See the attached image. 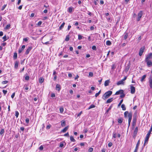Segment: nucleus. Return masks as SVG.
Here are the masks:
<instances>
[{"label": "nucleus", "mask_w": 152, "mask_h": 152, "mask_svg": "<svg viewBox=\"0 0 152 152\" xmlns=\"http://www.w3.org/2000/svg\"><path fill=\"white\" fill-rule=\"evenodd\" d=\"M112 93V92L111 91H108L104 94L102 98L104 99H106L108 98Z\"/></svg>", "instance_id": "f257e3e1"}, {"label": "nucleus", "mask_w": 152, "mask_h": 152, "mask_svg": "<svg viewBox=\"0 0 152 152\" xmlns=\"http://www.w3.org/2000/svg\"><path fill=\"white\" fill-rule=\"evenodd\" d=\"M152 131H151L150 130H149V131L148 133L146 135V137L145 139V140L144 141V145L145 146V144L148 142V139L149 138L150 135L151 133V132Z\"/></svg>", "instance_id": "f03ea898"}, {"label": "nucleus", "mask_w": 152, "mask_h": 152, "mask_svg": "<svg viewBox=\"0 0 152 152\" xmlns=\"http://www.w3.org/2000/svg\"><path fill=\"white\" fill-rule=\"evenodd\" d=\"M132 113H130L129 114H128V127L130 125V123L132 119Z\"/></svg>", "instance_id": "7ed1b4c3"}, {"label": "nucleus", "mask_w": 152, "mask_h": 152, "mask_svg": "<svg viewBox=\"0 0 152 152\" xmlns=\"http://www.w3.org/2000/svg\"><path fill=\"white\" fill-rule=\"evenodd\" d=\"M142 11H140L138 14V17L137 18V21H140L141 18L142 17Z\"/></svg>", "instance_id": "20e7f679"}, {"label": "nucleus", "mask_w": 152, "mask_h": 152, "mask_svg": "<svg viewBox=\"0 0 152 152\" xmlns=\"http://www.w3.org/2000/svg\"><path fill=\"white\" fill-rule=\"evenodd\" d=\"M152 58V53H150L146 56L145 60H149V59Z\"/></svg>", "instance_id": "39448f33"}, {"label": "nucleus", "mask_w": 152, "mask_h": 152, "mask_svg": "<svg viewBox=\"0 0 152 152\" xmlns=\"http://www.w3.org/2000/svg\"><path fill=\"white\" fill-rule=\"evenodd\" d=\"M131 93L132 94H134L135 91V87L133 86L132 85L130 86Z\"/></svg>", "instance_id": "423d86ee"}, {"label": "nucleus", "mask_w": 152, "mask_h": 152, "mask_svg": "<svg viewBox=\"0 0 152 152\" xmlns=\"http://www.w3.org/2000/svg\"><path fill=\"white\" fill-rule=\"evenodd\" d=\"M145 50V48L143 47L140 48L139 52V55L141 56Z\"/></svg>", "instance_id": "0eeeda50"}, {"label": "nucleus", "mask_w": 152, "mask_h": 152, "mask_svg": "<svg viewBox=\"0 0 152 152\" xmlns=\"http://www.w3.org/2000/svg\"><path fill=\"white\" fill-rule=\"evenodd\" d=\"M145 61L148 67H150L152 66V62L150 60H145Z\"/></svg>", "instance_id": "6e6552de"}, {"label": "nucleus", "mask_w": 152, "mask_h": 152, "mask_svg": "<svg viewBox=\"0 0 152 152\" xmlns=\"http://www.w3.org/2000/svg\"><path fill=\"white\" fill-rule=\"evenodd\" d=\"M32 49V47H29L26 51L25 53V54L26 55L28 54L30 52V51Z\"/></svg>", "instance_id": "1a4fd4ad"}, {"label": "nucleus", "mask_w": 152, "mask_h": 152, "mask_svg": "<svg viewBox=\"0 0 152 152\" xmlns=\"http://www.w3.org/2000/svg\"><path fill=\"white\" fill-rule=\"evenodd\" d=\"M25 48V45H23L22 46L21 48H20L18 50V53H21L22 52L24 48Z\"/></svg>", "instance_id": "9d476101"}, {"label": "nucleus", "mask_w": 152, "mask_h": 152, "mask_svg": "<svg viewBox=\"0 0 152 152\" xmlns=\"http://www.w3.org/2000/svg\"><path fill=\"white\" fill-rule=\"evenodd\" d=\"M110 83V80H106L105 81L104 85L105 86H107L109 85V84Z\"/></svg>", "instance_id": "9b49d317"}, {"label": "nucleus", "mask_w": 152, "mask_h": 152, "mask_svg": "<svg viewBox=\"0 0 152 152\" xmlns=\"http://www.w3.org/2000/svg\"><path fill=\"white\" fill-rule=\"evenodd\" d=\"M56 89L58 91H60L61 88L60 86L59 85L57 84L56 85Z\"/></svg>", "instance_id": "f8f14e48"}, {"label": "nucleus", "mask_w": 152, "mask_h": 152, "mask_svg": "<svg viewBox=\"0 0 152 152\" xmlns=\"http://www.w3.org/2000/svg\"><path fill=\"white\" fill-rule=\"evenodd\" d=\"M69 128V126H67L64 128L63 130L61 131V132H65Z\"/></svg>", "instance_id": "ddd939ff"}, {"label": "nucleus", "mask_w": 152, "mask_h": 152, "mask_svg": "<svg viewBox=\"0 0 152 152\" xmlns=\"http://www.w3.org/2000/svg\"><path fill=\"white\" fill-rule=\"evenodd\" d=\"M124 81L121 80L119 81H118L117 82V84L118 85H120L121 84H124Z\"/></svg>", "instance_id": "4468645a"}, {"label": "nucleus", "mask_w": 152, "mask_h": 152, "mask_svg": "<svg viewBox=\"0 0 152 152\" xmlns=\"http://www.w3.org/2000/svg\"><path fill=\"white\" fill-rule=\"evenodd\" d=\"M123 90H120L118 91H117L115 93V95H118L120 94H121V93H123Z\"/></svg>", "instance_id": "2eb2a0df"}, {"label": "nucleus", "mask_w": 152, "mask_h": 152, "mask_svg": "<svg viewBox=\"0 0 152 152\" xmlns=\"http://www.w3.org/2000/svg\"><path fill=\"white\" fill-rule=\"evenodd\" d=\"M149 86L151 88H152V79L151 78L149 80Z\"/></svg>", "instance_id": "dca6fc26"}, {"label": "nucleus", "mask_w": 152, "mask_h": 152, "mask_svg": "<svg viewBox=\"0 0 152 152\" xmlns=\"http://www.w3.org/2000/svg\"><path fill=\"white\" fill-rule=\"evenodd\" d=\"M113 100V98H111L108 99L106 102V103L107 104L110 103Z\"/></svg>", "instance_id": "f3484780"}, {"label": "nucleus", "mask_w": 152, "mask_h": 152, "mask_svg": "<svg viewBox=\"0 0 152 152\" xmlns=\"http://www.w3.org/2000/svg\"><path fill=\"white\" fill-rule=\"evenodd\" d=\"M61 126L62 127L66 125L65 121H64L62 120L61 121Z\"/></svg>", "instance_id": "a211bd4d"}, {"label": "nucleus", "mask_w": 152, "mask_h": 152, "mask_svg": "<svg viewBox=\"0 0 152 152\" xmlns=\"http://www.w3.org/2000/svg\"><path fill=\"white\" fill-rule=\"evenodd\" d=\"M65 24V23L64 22H63L59 27V30H61L64 27Z\"/></svg>", "instance_id": "6ab92c4d"}, {"label": "nucleus", "mask_w": 152, "mask_h": 152, "mask_svg": "<svg viewBox=\"0 0 152 152\" xmlns=\"http://www.w3.org/2000/svg\"><path fill=\"white\" fill-rule=\"evenodd\" d=\"M123 121V119L122 118H120L118 119V122L119 124H121Z\"/></svg>", "instance_id": "aec40b11"}, {"label": "nucleus", "mask_w": 152, "mask_h": 152, "mask_svg": "<svg viewBox=\"0 0 152 152\" xmlns=\"http://www.w3.org/2000/svg\"><path fill=\"white\" fill-rule=\"evenodd\" d=\"M121 108L123 110H126V108L125 107V105L124 104H122L121 106Z\"/></svg>", "instance_id": "412c9836"}, {"label": "nucleus", "mask_w": 152, "mask_h": 152, "mask_svg": "<svg viewBox=\"0 0 152 152\" xmlns=\"http://www.w3.org/2000/svg\"><path fill=\"white\" fill-rule=\"evenodd\" d=\"M140 144V140H139L135 148L138 149V147Z\"/></svg>", "instance_id": "4be33fe9"}, {"label": "nucleus", "mask_w": 152, "mask_h": 152, "mask_svg": "<svg viewBox=\"0 0 152 152\" xmlns=\"http://www.w3.org/2000/svg\"><path fill=\"white\" fill-rule=\"evenodd\" d=\"M10 24H8L4 28V29L6 30L10 28Z\"/></svg>", "instance_id": "5701e85b"}, {"label": "nucleus", "mask_w": 152, "mask_h": 152, "mask_svg": "<svg viewBox=\"0 0 152 152\" xmlns=\"http://www.w3.org/2000/svg\"><path fill=\"white\" fill-rule=\"evenodd\" d=\"M130 113H129L127 111H126L124 113V116L125 118H126L127 117V115H128Z\"/></svg>", "instance_id": "b1692460"}, {"label": "nucleus", "mask_w": 152, "mask_h": 152, "mask_svg": "<svg viewBox=\"0 0 152 152\" xmlns=\"http://www.w3.org/2000/svg\"><path fill=\"white\" fill-rule=\"evenodd\" d=\"M13 57L14 59H17V54L16 53H14Z\"/></svg>", "instance_id": "393cba45"}, {"label": "nucleus", "mask_w": 152, "mask_h": 152, "mask_svg": "<svg viewBox=\"0 0 152 152\" xmlns=\"http://www.w3.org/2000/svg\"><path fill=\"white\" fill-rule=\"evenodd\" d=\"M70 140L72 141L73 142H75V140L74 139L73 137L72 136H70Z\"/></svg>", "instance_id": "a878e982"}, {"label": "nucleus", "mask_w": 152, "mask_h": 152, "mask_svg": "<svg viewBox=\"0 0 152 152\" xmlns=\"http://www.w3.org/2000/svg\"><path fill=\"white\" fill-rule=\"evenodd\" d=\"M95 107V105L94 104H91L89 107L88 108V110H89L91 109L94 108Z\"/></svg>", "instance_id": "bb28decb"}, {"label": "nucleus", "mask_w": 152, "mask_h": 152, "mask_svg": "<svg viewBox=\"0 0 152 152\" xmlns=\"http://www.w3.org/2000/svg\"><path fill=\"white\" fill-rule=\"evenodd\" d=\"M146 75H143L142 77V78H141L140 80L141 82H142L146 78Z\"/></svg>", "instance_id": "cd10ccee"}, {"label": "nucleus", "mask_w": 152, "mask_h": 152, "mask_svg": "<svg viewBox=\"0 0 152 152\" xmlns=\"http://www.w3.org/2000/svg\"><path fill=\"white\" fill-rule=\"evenodd\" d=\"M44 81V79L43 78L40 77L39 79V82L40 83H42Z\"/></svg>", "instance_id": "c85d7f7f"}, {"label": "nucleus", "mask_w": 152, "mask_h": 152, "mask_svg": "<svg viewBox=\"0 0 152 152\" xmlns=\"http://www.w3.org/2000/svg\"><path fill=\"white\" fill-rule=\"evenodd\" d=\"M111 44V42L110 41L107 40L106 42V45H110Z\"/></svg>", "instance_id": "c756f323"}, {"label": "nucleus", "mask_w": 152, "mask_h": 152, "mask_svg": "<svg viewBox=\"0 0 152 152\" xmlns=\"http://www.w3.org/2000/svg\"><path fill=\"white\" fill-rule=\"evenodd\" d=\"M18 61H16L15 62V68H17L18 67Z\"/></svg>", "instance_id": "7c9ffc66"}, {"label": "nucleus", "mask_w": 152, "mask_h": 152, "mask_svg": "<svg viewBox=\"0 0 152 152\" xmlns=\"http://www.w3.org/2000/svg\"><path fill=\"white\" fill-rule=\"evenodd\" d=\"M128 34L127 33H125L124 34V38L125 39H126L127 37H128Z\"/></svg>", "instance_id": "2f4dec72"}, {"label": "nucleus", "mask_w": 152, "mask_h": 152, "mask_svg": "<svg viewBox=\"0 0 152 152\" xmlns=\"http://www.w3.org/2000/svg\"><path fill=\"white\" fill-rule=\"evenodd\" d=\"M93 75V72H90L89 73L88 77H92Z\"/></svg>", "instance_id": "473e14b6"}, {"label": "nucleus", "mask_w": 152, "mask_h": 152, "mask_svg": "<svg viewBox=\"0 0 152 152\" xmlns=\"http://www.w3.org/2000/svg\"><path fill=\"white\" fill-rule=\"evenodd\" d=\"M72 7H69L68 8V12H69L71 13L72 12Z\"/></svg>", "instance_id": "72a5a7b5"}, {"label": "nucleus", "mask_w": 152, "mask_h": 152, "mask_svg": "<svg viewBox=\"0 0 152 152\" xmlns=\"http://www.w3.org/2000/svg\"><path fill=\"white\" fill-rule=\"evenodd\" d=\"M19 113L17 111H15V116H16V117L17 118L18 117Z\"/></svg>", "instance_id": "f704fd0d"}, {"label": "nucleus", "mask_w": 152, "mask_h": 152, "mask_svg": "<svg viewBox=\"0 0 152 152\" xmlns=\"http://www.w3.org/2000/svg\"><path fill=\"white\" fill-rule=\"evenodd\" d=\"M69 35H67L66 36V38L65 39V40L66 41H68L69 40Z\"/></svg>", "instance_id": "c9c22d12"}, {"label": "nucleus", "mask_w": 152, "mask_h": 152, "mask_svg": "<svg viewBox=\"0 0 152 152\" xmlns=\"http://www.w3.org/2000/svg\"><path fill=\"white\" fill-rule=\"evenodd\" d=\"M136 123V119L135 118H133V125H134Z\"/></svg>", "instance_id": "e433bc0d"}, {"label": "nucleus", "mask_w": 152, "mask_h": 152, "mask_svg": "<svg viewBox=\"0 0 152 152\" xmlns=\"http://www.w3.org/2000/svg\"><path fill=\"white\" fill-rule=\"evenodd\" d=\"M93 149L92 148H90L88 150V152H92L93 151Z\"/></svg>", "instance_id": "4c0bfd02"}, {"label": "nucleus", "mask_w": 152, "mask_h": 152, "mask_svg": "<svg viewBox=\"0 0 152 152\" xmlns=\"http://www.w3.org/2000/svg\"><path fill=\"white\" fill-rule=\"evenodd\" d=\"M101 92V90L99 91V92L96 94L95 96L96 97H97L100 94Z\"/></svg>", "instance_id": "58836bf2"}, {"label": "nucleus", "mask_w": 152, "mask_h": 152, "mask_svg": "<svg viewBox=\"0 0 152 152\" xmlns=\"http://www.w3.org/2000/svg\"><path fill=\"white\" fill-rule=\"evenodd\" d=\"M138 131V128L137 127H136L135 128V130L134 131V134H136L137 133Z\"/></svg>", "instance_id": "ea45409f"}, {"label": "nucleus", "mask_w": 152, "mask_h": 152, "mask_svg": "<svg viewBox=\"0 0 152 152\" xmlns=\"http://www.w3.org/2000/svg\"><path fill=\"white\" fill-rule=\"evenodd\" d=\"M6 6H7V5L6 4H4V5L2 7V8H1V10H3L5 8V7H6Z\"/></svg>", "instance_id": "a19ab883"}, {"label": "nucleus", "mask_w": 152, "mask_h": 152, "mask_svg": "<svg viewBox=\"0 0 152 152\" xmlns=\"http://www.w3.org/2000/svg\"><path fill=\"white\" fill-rule=\"evenodd\" d=\"M121 95L120 96V97L121 98H123L125 96V94H124L123 93V91L122 93H121Z\"/></svg>", "instance_id": "79ce46f5"}, {"label": "nucleus", "mask_w": 152, "mask_h": 152, "mask_svg": "<svg viewBox=\"0 0 152 152\" xmlns=\"http://www.w3.org/2000/svg\"><path fill=\"white\" fill-rule=\"evenodd\" d=\"M83 36L81 35H78V39L79 40H81L82 39Z\"/></svg>", "instance_id": "37998d69"}, {"label": "nucleus", "mask_w": 152, "mask_h": 152, "mask_svg": "<svg viewBox=\"0 0 152 152\" xmlns=\"http://www.w3.org/2000/svg\"><path fill=\"white\" fill-rule=\"evenodd\" d=\"M60 111L61 113H62L64 111V109L63 107H61L60 108Z\"/></svg>", "instance_id": "c03bdc74"}, {"label": "nucleus", "mask_w": 152, "mask_h": 152, "mask_svg": "<svg viewBox=\"0 0 152 152\" xmlns=\"http://www.w3.org/2000/svg\"><path fill=\"white\" fill-rule=\"evenodd\" d=\"M92 48L94 50H96V47L94 45L92 47Z\"/></svg>", "instance_id": "a18cd8bd"}, {"label": "nucleus", "mask_w": 152, "mask_h": 152, "mask_svg": "<svg viewBox=\"0 0 152 152\" xmlns=\"http://www.w3.org/2000/svg\"><path fill=\"white\" fill-rule=\"evenodd\" d=\"M4 132V129H2L1 130V131H0V134L1 135L2 134H3V133Z\"/></svg>", "instance_id": "49530a36"}, {"label": "nucleus", "mask_w": 152, "mask_h": 152, "mask_svg": "<svg viewBox=\"0 0 152 152\" xmlns=\"http://www.w3.org/2000/svg\"><path fill=\"white\" fill-rule=\"evenodd\" d=\"M123 102V99H122L121 101L118 104V106L119 107V106H120L121 104L122 103V102Z\"/></svg>", "instance_id": "de8ad7c7"}, {"label": "nucleus", "mask_w": 152, "mask_h": 152, "mask_svg": "<svg viewBox=\"0 0 152 152\" xmlns=\"http://www.w3.org/2000/svg\"><path fill=\"white\" fill-rule=\"evenodd\" d=\"M8 82V81L6 80V81H2V83L3 84H5L7 83Z\"/></svg>", "instance_id": "09e8293b"}, {"label": "nucleus", "mask_w": 152, "mask_h": 152, "mask_svg": "<svg viewBox=\"0 0 152 152\" xmlns=\"http://www.w3.org/2000/svg\"><path fill=\"white\" fill-rule=\"evenodd\" d=\"M113 145L112 143L111 142H110L108 143V146L109 147H111Z\"/></svg>", "instance_id": "8fccbe9b"}, {"label": "nucleus", "mask_w": 152, "mask_h": 152, "mask_svg": "<svg viewBox=\"0 0 152 152\" xmlns=\"http://www.w3.org/2000/svg\"><path fill=\"white\" fill-rule=\"evenodd\" d=\"M44 148L43 147L42 145H41L39 148V149L41 151L43 150Z\"/></svg>", "instance_id": "3c124183"}, {"label": "nucleus", "mask_w": 152, "mask_h": 152, "mask_svg": "<svg viewBox=\"0 0 152 152\" xmlns=\"http://www.w3.org/2000/svg\"><path fill=\"white\" fill-rule=\"evenodd\" d=\"M112 106H110V107H109L108 109L107 110V111H106V112H108V111H110V110H111V108H112Z\"/></svg>", "instance_id": "603ef678"}, {"label": "nucleus", "mask_w": 152, "mask_h": 152, "mask_svg": "<svg viewBox=\"0 0 152 152\" xmlns=\"http://www.w3.org/2000/svg\"><path fill=\"white\" fill-rule=\"evenodd\" d=\"M3 39H4V41H5L6 40H7V37H6V35H5V36H4L3 37Z\"/></svg>", "instance_id": "864d4df0"}, {"label": "nucleus", "mask_w": 152, "mask_h": 152, "mask_svg": "<svg viewBox=\"0 0 152 152\" xmlns=\"http://www.w3.org/2000/svg\"><path fill=\"white\" fill-rule=\"evenodd\" d=\"M42 23V22L41 21H39L38 22V23L37 24V25L38 26H39L41 25Z\"/></svg>", "instance_id": "5fc2aeb1"}, {"label": "nucleus", "mask_w": 152, "mask_h": 152, "mask_svg": "<svg viewBox=\"0 0 152 152\" xmlns=\"http://www.w3.org/2000/svg\"><path fill=\"white\" fill-rule=\"evenodd\" d=\"M25 121L26 123L28 124L29 122V119L28 118H27L26 119Z\"/></svg>", "instance_id": "6e6d98bb"}, {"label": "nucleus", "mask_w": 152, "mask_h": 152, "mask_svg": "<svg viewBox=\"0 0 152 152\" xmlns=\"http://www.w3.org/2000/svg\"><path fill=\"white\" fill-rule=\"evenodd\" d=\"M28 38H26L23 39V41L25 42H27L28 40Z\"/></svg>", "instance_id": "4d7b16f0"}, {"label": "nucleus", "mask_w": 152, "mask_h": 152, "mask_svg": "<svg viewBox=\"0 0 152 152\" xmlns=\"http://www.w3.org/2000/svg\"><path fill=\"white\" fill-rule=\"evenodd\" d=\"M51 127V125H48L46 126V129H49Z\"/></svg>", "instance_id": "13d9d810"}, {"label": "nucleus", "mask_w": 152, "mask_h": 152, "mask_svg": "<svg viewBox=\"0 0 152 152\" xmlns=\"http://www.w3.org/2000/svg\"><path fill=\"white\" fill-rule=\"evenodd\" d=\"M29 79V77L28 76H26L25 77V79L26 80H28Z\"/></svg>", "instance_id": "bf43d9fd"}, {"label": "nucleus", "mask_w": 152, "mask_h": 152, "mask_svg": "<svg viewBox=\"0 0 152 152\" xmlns=\"http://www.w3.org/2000/svg\"><path fill=\"white\" fill-rule=\"evenodd\" d=\"M15 96V92H14V93H13L12 94V95H11V96L12 98V99H13V98H14V97Z\"/></svg>", "instance_id": "052dcab7"}, {"label": "nucleus", "mask_w": 152, "mask_h": 152, "mask_svg": "<svg viewBox=\"0 0 152 152\" xmlns=\"http://www.w3.org/2000/svg\"><path fill=\"white\" fill-rule=\"evenodd\" d=\"M113 137H114V138H116L117 136H116V133H113Z\"/></svg>", "instance_id": "680f3d73"}, {"label": "nucleus", "mask_w": 152, "mask_h": 152, "mask_svg": "<svg viewBox=\"0 0 152 152\" xmlns=\"http://www.w3.org/2000/svg\"><path fill=\"white\" fill-rule=\"evenodd\" d=\"M3 92L4 94H6L7 92V90H3Z\"/></svg>", "instance_id": "e2e57ef3"}, {"label": "nucleus", "mask_w": 152, "mask_h": 152, "mask_svg": "<svg viewBox=\"0 0 152 152\" xmlns=\"http://www.w3.org/2000/svg\"><path fill=\"white\" fill-rule=\"evenodd\" d=\"M55 96V94L54 93H52L51 95V97H54Z\"/></svg>", "instance_id": "0e129e2a"}, {"label": "nucleus", "mask_w": 152, "mask_h": 152, "mask_svg": "<svg viewBox=\"0 0 152 152\" xmlns=\"http://www.w3.org/2000/svg\"><path fill=\"white\" fill-rule=\"evenodd\" d=\"M64 136L69 137V135L68 133L67 132L65 134H64Z\"/></svg>", "instance_id": "69168bd1"}, {"label": "nucleus", "mask_w": 152, "mask_h": 152, "mask_svg": "<svg viewBox=\"0 0 152 152\" xmlns=\"http://www.w3.org/2000/svg\"><path fill=\"white\" fill-rule=\"evenodd\" d=\"M68 76L69 77H72V74L71 73H69L68 74Z\"/></svg>", "instance_id": "338daca9"}, {"label": "nucleus", "mask_w": 152, "mask_h": 152, "mask_svg": "<svg viewBox=\"0 0 152 152\" xmlns=\"http://www.w3.org/2000/svg\"><path fill=\"white\" fill-rule=\"evenodd\" d=\"M64 146V144L62 143H61L59 147H62Z\"/></svg>", "instance_id": "774afa93"}]
</instances>
